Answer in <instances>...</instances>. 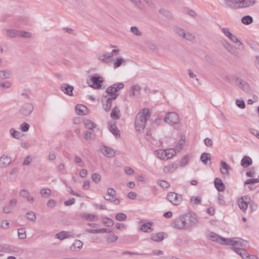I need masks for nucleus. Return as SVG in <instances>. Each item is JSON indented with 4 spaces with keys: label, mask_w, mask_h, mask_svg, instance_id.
<instances>
[{
    "label": "nucleus",
    "mask_w": 259,
    "mask_h": 259,
    "mask_svg": "<svg viewBox=\"0 0 259 259\" xmlns=\"http://www.w3.org/2000/svg\"><path fill=\"white\" fill-rule=\"evenodd\" d=\"M209 237L211 240L216 241L221 244L232 246L234 251L239 254L243 259H258L255 256H250L244 249L241 248V247H245L247 245L248 242L246 240L240 238H223L213 233L209 235Z\"/></svg>",
    "instance_id": "nucleus-1"
},
{
    "label": "nucleus",
    "mask_w": 259,
    "mask_h": 259,
    "mask_svg": "<svg viewBox=\"0 0 259 259\" xmlns=\"http://www.w3.org/2000/svg\"><path fill=\"white\" fill-rule=\"evenodd\" d=\"M198 222L197 215L193 212H189L176 218L171 223V227L179 230H188L196 225Z\"/></svg>",
    "instance_id": "nucleus-2"
},
{
    "label": "nucleus",
    "mask_w": 259,
    "mask_h": 259,
    "mask_svg": "<svg viewBox=\"0 0 259 259\" xmlns=\"http://www.w3.org/2000/svg\"><path fill=\"white\" fill-rule=\"evenodd\" d=\"M150 116V110L147 108L141 110L137 114L135 118V126L138 132L142 133L144 131L147 121Z\"/></svg>",
    "instance_id": "nucleus-3"
},
{
    "label": "nucleus",
    "mask_w": 259,
    "mask_h": 259,
    "mask_svg": "<svg viewBox=\"0 0 259 259\" xmlns=\"http://www.w3.org/2000/svg\"><path fill=\"white\" fill-rule=\"evenodd\" d=\"M124 84L122 82H118L108 87L106 89V93L113 97H117L119 94L118 92L123 89Z\"/></svg>",
    "instance_id": "nucleus-4"
},
{
    "label": "nucleus",
    "mask_w": 259,
    "mask_h": 259,
    "mask_svg": "<svg viewBox=\"0 0 259 259\" xmlns=\"http://www.w3.org/2000/svg\"><path fill=\"white\" fill-rule=\"evenodd\" d=\"M103 80L101 76L98 75L94 74L91 77L88 83L90 87L96 89H101L102 86Z\"/></svg>",
    "instance_id": "nucleus-5"
},
{
    "label": "nucleus",
    "mask_w": 259,
    "mask_h": 259,
    "mask_svg": "<svg viewBox=\"0 0 259 259\" xmlns=\"http://www.w3.org/2000/svg\"><path fill=\"white\" fill-rule=\"evenodd\" d=\"M166 198L168 201L175 205H179L182 200L181 195L173 192H169L167 195Z\"/></svg>",
    "instance_id": "nucleus-6"
},
{
    "label": "nucleus",
    "mask_w": 259,
    "mask_h": 259,
    "mask_svg": "<svg viewBox=\"0 0 259 259\" xmlns=\"http://www.w3.org/2000/svg\"><path fill=\"white\" fill-rule=\"evenodd\" d=\"M234 80L236 85L244 92H249L250 91V85L246 81L238 77H235Z\"/></svg>",
    "instance_id": "nucleus-7"
},
{
    "label": "nucleus",
    "mask_w": 259,
    "mask_h": 259,
    "mask_svg": "<svg viewBox=\"0 0 259 259\" xmlns=\"http://www.w3.org/2000/svg\"><path fill=\"white\" fill-rule=\"evenodd\" d=\"M33 106L30 103H24L20 108L19 112L25 116L29 115L33 111Z\"/></svg>",
    "instance_id": "nucleus-8"
},
{
    "label": "nucleus",
    "mask_w": 259,
    "mask_h": 259,
    "mask_svg": "<svg viewBox=\"0 0 259 259\" xmlns=\"http://www.w3.org/2000/svg\"><path fill=\"white\" fill-rule=\"evenodd\" d=\"M241 0H224L225 7L233 10L241 9Z\"/></svg>",
    "instance_id": "nucleus-9"
},
{
    "label": "nucleus",
    "mask_w": 259,
    "mask_h": 259,
    "mask_svg": "<svg viewBox=\"0 0 259 259\" xmlns=\"http://www.w3.org/2000/svg\"><path fill=\"white\" fill-rule=\"evenodd\" d=\"M179 121V115L174 112L168 113L164 118V121L169 124H176Z\"/></svg>",
    "instance_id": "nucleus-10"
},
{
    "label": "nucleus",
    "mask_w": 259,
    "mask_h": 259,
    "mask_svg": "<svg viewBox=\"0 0 259 259\" xmlns=\"http://www.w3.org/2000/svg\"><path fill=\"white\" fill-rule=\"evenodd\" d=\"M4 252L8 253H14L20 255L23 253V250L19 247L10 245H5Z\"/></svg>",
    "instance_id": "nucleus-11"
},
{
    "label": "nucleus",
    "mask_w": 259,
    "mask_h": 259,
    "mask_svg": "<svg viewBox=\"0 0 259 259\" xmlns=\"http://www.w3.org/2000/svg\"><path fill=\"white\" fill-rule=\"evenodd\" d=\"M250 198L247 196H243L239 198L238 204L239 208L243 211H245L248 208V203Z\"/></svg>",
    "instance_id": "nucleus-12"
},
{
    "label": "nucleus",
    "mask_w": 259,
    "mask_h": 259,
    "mask_svg": "<svg viewBox=\"0 0 259 259\" xmlns=\"http://www.w3.org/2000/svg\"><path fill=\"white\" fill-rule=\"evenodd\" d=\"M102 153L106 157L111 158L115 155V151L110 147L103 146L101 149Z\"/></svg>",
    "instance_id": "nucleus-13"
},
{
    "label": "nucleus",
    "mask_w": 259,
    "mask_h": 259,
    "mask_svg": "<svg viewBox=\"0 0 259 259\" xmlns=\"http://www.w3.org/2000/svg\"><path fill=\"white\" fill-rule=\"evenodd\" d=\"M19 195L21 197L26 199L29 202H33L34 200L33 196L31 195L28 190L25 189H21L19 191Z\"/></svg>",
    "instance_id": "nucleus-14"
},
{
    "label": "nucleus",
    "mask_w": 259,
    "mask_h": 259,
    "mask_svg": "<svg viewBox=\"0 0 259 259\" xmlns=\"http://www.w3.org/2000/svg\"><path fill=\"white\" fill-rule=\"evenodd\" d=\"M73 86L67 83H63L61 86V91L69 96L74 95L73 94Z\"/></svg>",
    "instance_id": "nucleus-15"
},
{
    "label": "nucleus",
    "mask_w": 259,
    "mask_h": 259,
    "mask_svg": "<svg viewBox=\"0 0 259 259\" xmlns=\"http://www.w3.org/2000/svg\"><path fill=\"white\" fill-rule=\"evenodd\" d=\"M12 158L8 155L3 154L0 157V166L2 167H6L11 162Z\"/></svg>",
    "instance_id": "nucleus-16"
},
{
    "label": "nucleus",
    "mask_w": 259,
    "mask_h": 259,
    "mask_svg": "<svg viewBox=\"0 0 259 259\" xmlns=\"http://www.w3.org/2000/svg\"><path fill=\"white\" fill-rule=\"evenodd\" d=\"M178 167V164L176 163H173L164 166L163 170L165 174L172 173L175 171Z\"/></svg>",
    "instance_id": "nucleus-17"
},
{
    "label": "nucleus",
    "mask_w": 259,
    "mask_h": 259,
    "mask_svg": "<svg viewBox=\"0 0 259 259\" xmlns=\"http://www.w3.org/2000/svg\"><path fill=\"white\" fill-rule=\"evenodd\" d=\"M231 169L230 166L224 161L221 162L220 171L222 175L224 176H229V170Z\"/></svg>",
    "instance_id": "nucleus-18"
},
{
    "label": "nucleus",
    "mask_w": 259,
    "mask_h": 259,
    "mask_svg": "<svg viewBox=\"0 0 259 259\" xmlns=\"http://www.w3.org/2000/svg\"><path fill=\"white\" fill-rule=\"evenodd\" d=\"M221 43L228 51L233 54H234L235 50L233 48V47L230 43L228 42L227 40L223 38L221 40Z\"/></svg>",
    "instance_id": "nucleus-19"
},
{
    "label": "nucleus",
    "mask_w": 259,
    "mask_h": 259,
    "mask_svg": "<svg viewBox=\"0 0 259 259\" xmlns=\"http://www.w3.org/2000/svg\"><path fill=\"white\" fill-rule=\"evenodd\" d=\"M241 9L253 7L256 4V0H241Z\"/></svg>",
    "instance_id": "nucleus-20"
},
{
    "label": "nucleus",
    "mask_w": 259,
    "mask_h": 259,
    "mask_svg": "<svg viewBox=\"0 0 259 259\" xmlns=\"http://www.w3.org/2000/svg\"><path fill=\"white\" fill-rule=\"evenodd\" d=\"M252 164V160L248 156H244L241 161V165L243 168L248 167Z\"/></svg>",
    "instance_id": "nucleus-21"
},
{
    "label": "nucleus",
    "mask_w": 259,
    "mask_h": 259,
    "mask_svg": "<svg viewBox=\"0 0 259 259\" xmlns=\"http://www.w3.org/2000/svg\"><path fill=\"white\" fill-rule=\"evenodd\" d=\"M75 110L78 115H83L88 113V108L82 104L77 105L75 107Z\"/></svg>",
    "instance_id": "nucleus-22"
},
{
    "label": "nucleus",
    "mask_w": 259,
    "mask_h": 259,
    "mask_svg": "<svg viewBox=\"0 0 259 259\" xmlns=\"http://www.w3.org/2000/svg\"><path fill=\"white\" fill-rule=\"evenodd\" d=\"M115 99L116 98H105L104 100H102L103 106L105 111H108L110 109L112 99Z\"/></svg>",
    "instance_id": "nucleus-23"
},
{
    "label": "nucleus",
    "mask_w": 259,
    "mask_h": 259,
    "mask_svg": "<svg viewBox=\"0 0 259 259\" xmlns=\"http://www.w3.org/2000/svg\"><path fill=\"white\" fill-rule=\"evenodd\" d=\"M141 89L139 84L133 85L130 90V96H138L140 94Z\"/></svg>",
    "instance_id": "nucleus-24"
},
{
    "label": "nucleus",
    "mask_w": 259,
    "mask_h": 259,
    "mask_svg": "<svg viewBox=\"0 0 259 259\" xmlns=\"http://www.w3.org/2000/svg\"><path fill=\"white\" fill-rule=\"evenodd\" d=\"M231 41L237 44V48L238 50H243L244 46L243 43L234 35L232 34L231 36L229 38Z\"/></svg>",
    "instance_id": "nucleus-25"
},
{
    "label": "nucleus",
    "mask_w": 259,
    "mask_h": 259,
    "mask_svg": "<svg viewBox=\"0 0 259 259\" xmlns=\"http://www.w3.org/2000/svg\"><path fill=\"white\" fill-rule=\"evenodd\" d=\"M214 186L219 191H224L225 190V186L220 178H215L214 181Z\"/></svg>",
    "instance_id": "nucleus-26"
},
{
    "label": "nucleus",
    "mask_w": 259,
    "mask_h": 259,
    "mask_svg": "<svg viewBox=\"0 0 259 259\" xmlns=\"http://www.w3.org/2000/svg\"><path fill=\"white\" fill-rule=\"evenodd\" d=\"M12 75V72L9 69L0 70V80L9 79Z\"/></svg>",
    "instance_id": "nucleus-27"
},
{
    "label": "nucleus",
    "mask_w": 259,
    "mask_h": 259,
    "mask_svg": "<svg viewBox=\"0 0 259 259\" xmlns=\"http://www.w3.org/2000/svg\"><path fill=\"white\" fill-rule=\"evenodd\" d=\"M109 131L117 138L120 137V132L115 124L109 123Z\"/></svg>",
    "instance_id": "nucleus-28"
},
{
    "label": "nucleus",
    "mask_w": 259,
    "mask_h": 259,
    "mask_svg": "<svg viewBox=\"0 0 259 259\" xmlns=\"http://www.w3.org/2000/svg\"><path fill=\"white\" fill-rule=\"evenodd\" d=\"M7 36L8 37L13 38L19 36V30L15 29H7Z\"/></svg>",
    "instance_id": "nucleus-29"
},
{
    "label": "nucleus",
    "mask_w": 259,
    "mask_h": 259,
    "mask_svg": "<svg viewBox=\"0 0 259 259\" xmlns=\"http://www.w3.org/2000/svg\"><path fill=\"white\" fill-rule=\"evenodd\" d=\"M83 245V243L82 241L79 240H75L74 243L70 247V249L73 251H78L80 250Z\"/></svg>",
    "instance_id": "nucleus-30"
},
{
    "label": "nucleus",
    "mask_w": 259,
    "mask_h": 259,
    "mask_svg": "<svg viewBox=\"0 0 259 259\" xmlns=\"http://www.w3.org/2000/svg\"><path fill=\"white\" fill-rule=\"evenodd\" d=\"M83 124L85 128L91 130H94L96 127V124L88 119H84L83 120Z\"/></svg>",
    "instance_id": "nucleus-31"
},
{
    "label": "nucleus",
    "mask_w": 259,
    "mask_h": 259,
    "mask_svg": "<svg viewBox=\"0 0 259 259\" xmlns=\"http://www.w3.org/2000/svg\"><path fill=\"white\" fill-rule=\"evenodd\" d=\"M71 236L70 233L66 231H61L56 235V238L61 240Z\"/></svg>",
    "instance_id": "nucleus-32"
},
{
    "label": "nucleus",
    "mask_w": 259,
    "mask_h": 259,
    "mask_svg": "<svg viewBox=\"0 0 259 259\" xmlns=\"http://www.w3.org/2000/svg\"><path fill=\"white\" fill-rule=\"evenodd\" d=\"M241 22L244 25H248L252 23L253 19L250 15H246L242 17Z\"/></svg>",
    "instance_id": "nucleus-33"
},
{
    "label": "nucleus",
    "mask_w": 259,
    "mask_h": 259,
    "mask_svg": "<svg viewBox=\"0 0 259 259\" xmlns=\"http://www.w3.org/2000/svg\"><path fill=\"white\" fill-rule=\"evenodd\" d=\"M163 238V234L161 232L153 233L151 235V239L156 242L161 241Z\"/></svg>",
    "instance_id": "nucleus-34"
},
{
    "label": "nucleus",
    "mask_w": 259,
    "mask_h": 259,
    "mask_svg": "<svg viewBox=\"0 0 259 259\" xmlns=\"http://www.w3.org/2000/svg\"><path fill=\"white\" fill-rule=\"evenodd\" d=\"M166 153V159H169L172 158L175 155L177 154V151L176 150V149L173 148H170L167 149L165 150Z\"/></svg>",
    "instance_id": "nucleus-35"
},
{
    "label": "nucleus",
    "mask_w": 259,
    "mask_h": 259,
    "mask_svg": "<svg viewBox=\"0 0 259 259\" xmlns=\"http://www.w3.org/2000/svg\"><path fill=\"white\" fill-rule=\"evenodd\" d=\"M156 155L158 156V157L161 159L166 160H167L166 157V153L165 150L163 149H159L155 151Z\"/></svg>",
    "instance_id": "nucleus-36"
},
{
    "label": "nucleus",
    "mask_w": 259,
    "mask_h": 259,
    "mask_svg": "<svg viewBox=\"0 0 259 259\" xmlns=\"http://www.w3.org/2000/svg\"><path fill=\"white\" fill-rule=\"evenodd\" d=\"M82 217L87 220L90 221H96L98 220V217L97 215L90 213L83 214Z\"/></svg>",
    "instance_id": "nucleus-37"
},
{
    "label": "nucleus",
    "mask_w": 259,
    "mask_h": 259,
    "mask_svg": "<svg viewBox=\"0 0 259 259\" xmlns=\"http://www.w3.org/2000/svg\"><path fill=\"white\" fill-rule=\"evenodd\" d=\"M10 134L13 138L16 139H20L22 136V134L19 132L15 130L13 128H11L10 130Z\"/></svg>",
    "instance_id": "nucleus-38"
},
{
    "label": "nucleus",
    "mask_w": 259,
    "mask_h": 259,
    "mask_svg": "<svg viewBox=\"0 0 259 259\" xmlns=\"http://www.w3.org/2000/svg\"><path fill=\"white\" fill-rule=\"evenodd\" d=\"M211 155L210 154L208 153H203L200 157V159L204 164H207L208 161L210 160Z\"/></svg>",
    "instance_id": "nucleus-39"
},
{
    "label": "nucleus",
    "mask_w": 259,
    "mask_h": 259,
    "mask_svg": "<svg viewBox=\"0 0 259 259\" xmlns=\"http://www.w3.org/2000/svg\"><path fill=\"white\" fill-rule=\"evenodd\" d=\"M185 143V138L183 137H181L178 144L176 146V150L178 152H180L182 149L183 145Z\"/></svg>",
    "instance_id": "nucleus-40"
},
{
    "label": "nucleus",
    "mask_w": 259,
    "mask_h": 259,
    "mask_svg": "<svg viewBox=\"0 0 259 259\" xmlns=\"http://www.w3.org/2000/svg\"><path fill=\"white\" fill-rule=\"evenodd\" d=\"M201 202V198L199 196H192L190 198V203L192 205H199Z\"/></svg>",
    "instance_id": "nucleus-41"
},
{
    "label": "nucleus",
    "mask_w": 259,
    "mask_h": 259,
    "mask_svg": "<svg viewBox=\"0 0 259 259\" xmlns=\"http://www.w3.org/2000/svg\"><path fill=\"white\" fill-rule=\"evenodd\" d=\"M152 224L150 223H145L141 227V230L145 232H150L152 231V229L151 228Z\"/></svg>",
    "instance_id": "nucleus-42"
},
{
    "label": "nucleus",
    "mask_w": 259,
    "mask_h": 259,
    "mask_svg": "<svg viewBox=\"0 0 259 259\" xmlns=\"http://www.w3.org/2000/svg\"><path fill=\"white\" fill-rule=\"evenodd\" d=\"M18 236L20 239H24L26 238V233L25 229L24 228L18 229Z\"/></svg>",
    "instance_id": "nucleus-43"
},
{
    "label": "nucleus",
    "mask_w": 259,
    "mask_h": 259,
    "mask_svg": "<svg viewBox=\"0 0 259 259\" xmlns=\"http://www.w3.org/2000/svg\"><path fill=\"white\" fill-rule=\"evenodd\" d=\"M40 195L43 197H48L51 194V190L48 188H43L40 190Z\"/></svg>",
    "instance_id": "nucleus-44"
},
{
    "label": "nucleus",
    "mask_w": 259,
    "mask_h": 259,
    "mask_svg": "<svg viewBox=\"0 0 259 259\" xmlns=\"http://www.w3.org/2000/svg\"><path fill=\"white\" fill-rule=\"evenodd\" d=\"M102 223L107 227H111L114 225L113 221L109 218H104L102 219Z\"/></svg>",
    "instance_id": "nucleus-45"
},
{
    "label": "nucleus",
    "mask_w": 259,
    "mask_h": 259,
    "mask_svg": "<svg viewBox=\"0 0 259 259\" xmlns=\"http://www.w3.org/2000/svg\"><path fill=\"white\" fill-rule=\"evenodd\" d=\"M118 238V237L117 235L111 234L107 236L106 240L108 243H111L115 242Z\"/></svg>",
    "instance_id": "nucleus-46"
},
{
    "label": "nucleus",
    "mask_w": 259,
    "mask_h": 259,
    "mask_svg": "<svg viewBox=\"0 0 259 259\" xmlns=\"http://www.w3.org/2000/svg\"><path fill=\"white\" fill-rule=\"evenodd\" d=\"M19 36L23 38H30L32 37V33L29 32L19 30Z\"/></svg>",
    "instance_id": "nucleus-47"
},
{
    "label": "nucleus",
    "mask_w": 259,
    "mask_h": 259,
    "mask_svg": "<svg viewBox=\"0 0 259 259\" xmlns=\"http://www.w3.org/2000/svg\"><path fill=\"white\" fill-rule=\"evenodd\" d=\"M30 127V125L27 122H24L20 125V130L23 132H27Z\"/></svg>",
    "instance_id": "nucleus-48"
},
{
    "label": "nucleus",
    "mask_w": 259,
    "mask_h": 259,
    "mask_svg": "<svg viewBox=\"0 0 259 259\" xmlns=\"http://www.w3.org/2000/svg\"><path fill=\"white\" fill-rule=\"evenodd\" d=\"M220 28L221 29L222 32L224 34V35L227 37L229 38V37L231 36L232 33L230 31L228 28L226 27H221L220 26Z\"/></svg>",
    "instance_id": "nucleus-49"
},
{
    "label": "nucleus",
    "mask_w": 259,
    "mask_h": 259,
    "mask_svg": "<svg viewBox=\"0 0 259 259\" xmlns=\"http://www.w3.org/2000/svg\"><path fill=\"white\" fill-rule=\"evenodd\" d=\"M27 218L32 221H34L36 219V215L34 212L32 211H28L26 214Z\"/></svg>",
    "instance_id": "nucleus-50"
},
{
    "label": "nucleus",
    "mask_w": 259,
    "mask_h": 259,
    "mask_svg": "<svg viewBox=\"0 0 259 259\" xmlns=\"http://www.w3.org/2000/svg\"><path fill=\"white\" fill-rule=\"evenodd\" d=\"M126 215L123 213H118L115 215V218L119 221H123L126 220Z\"/></svg>",
    "instance_id": "nucleus-51"
},
{
    "label": "nucleus",
    "mask_w": 259,
    "mask_h": 259,
    "mask_svg": "<svg viewBox=\"0 0 259 259\" xmlns=\"http://www.w3.org/2000/svg\"><path fill=\"white\" fill-rule=\"evenodd\" d=\"M119 112V110L114 108L112 110V112L111 113V117L115 120L119 119V116H118V113Z\"/></svg>",
    "instance_id": "nucleus-52"
},
{
    "label": "nucleus",
    "mask_w": 259,
    "mask_h": 259,
    "mask_svg": "<svg viewBox=\"0 0 259 259\" xmlns=\"http://www.w3.org/2000/svg\"><path fill=\"white\" fill-rule=\"evenodd\" d=\"M124 62V61L123 58H117L115 62L114 63L113 67L114 68H118Z\"/></svg>",
    "instance_id": "nucleus-53"
},
{
    "label": "nucleus",
    "mask_w": 259,
    "mask_h": 259,
    "mask_svg": "<svg viewBox=\"0 0 259 259\" xmlns=\"http://www.w3.org/2000/svg\"><path fill=\"white\" fill-rule=\"evenodd\" d=\"M92 179L94 182L98 183L100 181L101 177L99 174L95 173L92 175Z\"/></svg>",
    "instance_id": "nucleus-54"
},
{
    "label": "nucleus",
    "mask_w": 259,
    "mask_h": 259,
    "mask_svg": "<svg viewBox=\"0 0 259 259\" xmlns=\"http://www.w3.org/2000/svg\"><path fill=\"white\" fill-rule=\"evenodd\" d=\"M131 31L137 36H141L142 32L138 29L136 26H132Z\"/></svg>",
    "instance_id": "nucleus-55"
},
{
    "label": "nucleus",
    "mask_w": 259,
    "mask_h": 259,
    "mask_svg": "<svg viewBox=\"0 0 259 259\" xmlns=\"http://www.w3.org/2000/svg\"><path fill=\"white\" fill-rule=\"evenodd\" d=\"M157 184L163 188H166L169 186V183L164 180L158 181Z\"/></svg>",
    "instance_id": "nucleus-56"
},
{
    "label": "nucleus",
    "mask_w": 259,
    "mask_h": 259,
    "mask_svg": "<svg viewBox=\"0 0 259 259\" xmlns=\"http://www.w3.org/2000/svg\"><path fill=\"white\" fill-rule=\"evenodd\" d=\"M256 183H259V179L258 178L247 179L244 182V185H248L250 184H254Z\"/></svg>",
    "instance_id": "nucleus-57"
},
{
    "label": "nucleus",
    "mask_w": 259,
    "mask_h": 259,
    "mask_svg": "<svg viewBox=\"0 0 259 259\" xmlns=\"http://www.w3.org/2000/svg\"><path fill=\"white\" fill-rule=\"evenodd\" d=\"M137 8L142 9V2L141 0H129Z\"/></svg>",
    "instance_id": "nucleus-58"
},
{
    "label": "nucleus",
    "mask_w": 259,
    "mask_h": 259,
    "mask_svg": "<svg viewBox=\"0 0 259 259\" xmlns=\"http://www.w3.org/2000/svg\"><path fill=\"white\" fill-rule=\"evenodd\" d=\"M189 157L188 155L184 156L180 161V164L181 166H185L188 162Z\"/></svg>",
    "instance_id": "nucleus-59"
},
{
    "label": "nucleus",
    "mask_w": 259,
    "mask_h": 259,
    "mask_svg": "<svg viewBox=\"0 0 259 259\" xmlns=\"http://www.w3.org/2000/svg\"><path fill=\"white\" fill-rule=\"evenodd\" d=\"M183 37L188 40H192L194 39V36L191 33L185 31Z\"/></svg>",
    "instance_id": "nucleus-60"
},
{
    "label": "nucleus",
    "mask_w": 259,
    "mask_h": 259,
    "mask_svg": "<svg viewBox=\"0 0 259 259\" xmlns=\"http://www.w3.org/2000/svg\"><path fill=\"white\" fill-rule=\"evenodd\" d=\"M256 172L254 168H252L249 170L246 171V175L248 177H254L255 176Z\"/></svg>",
    "instance_id": "nucleus-61"
},
{
    "label": "nucleus",
    "mask_w": 259,
    "mask_h": 259,
    "mask_svg": "<svg viewBox=\"0 0 259 259\" xmlns=\"http://www.w3.org/2000/svg\"><path fill=\"white\" fill-rule=\"evenodd\" d=\"M236 104L238 107L242 109L244 108L245 106L244 101L242 99H237L236 101Z\"/></svg>",
    "instance_id": "nucleus-62"
},
{
    "label": "nucleus",
    "mask_w": 259,
    "mask_h": 259,
    "mask_svg": "<svg viewBox=\"0 0 259 259\" xmlns=\"http://www.w3.org/2000/svg\"><path fill=\"white\" fill-rule=\"evenodd\" d=\"M175 32L180 36L183 37L185 31L179 27H176L175 29Z\"/></svg>",
    "instance_id": "nucleus-63"
},
{
    "label": "nucleus",
    "mask_w": 259,
    "mask_h": 259,
    "mask_svg": "<svg viewBox=\"0 0 259 259\" xmlns=\"http://www.w3.org/2000/svg\"><path fill=\"white\" fill-rule=\"evenodd\" d=\"M13 207L9 204L3 207V212L6 213H9L12 211Z\"/></svg>",
    "instance_id": "nucleus-64"
}]
</instances>
